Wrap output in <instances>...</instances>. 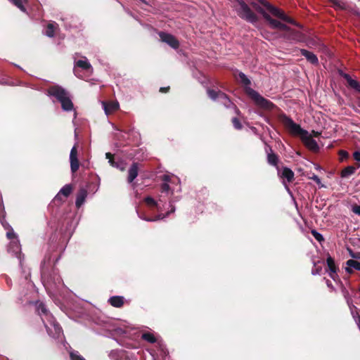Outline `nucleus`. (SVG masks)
Returning <instances> with one entry per match:
<instances>
[{
	"mask_svg": "<svg viewBox=\"0 0 360 360\" xmlns=\"http://www.w3.org/2000/svg\"><path fill=\"white\" fill-rule=\"evenodd\" d=\"M168 89H169V87H167V88L162 87V88H160V91L161 92H167V90H168Z\"/></svg>",
	"mask_w": 360,
	"mask_h": 360,
	"instance_id": "obj_47",
	"label": "nucleus"
},
{
	"mask_svg": "<svg viewBox=\"0 0 360 360\" xmlns=\"http://www.w3.org/2000/svg\"><path fill=\"white\" fill-rule=\"evenodd\" d=\"M78 68L86 71L88 74H91L93 72V68L86 57H82L79 60L75 59V75L78 77H81V75L78 72Z\"/></svg>",
	"mask_w": 360,
	"mask_h": 360,
	"instance_id": "obj_12",
	"label": "nucleus"
},
{
	"mask_svg": "<svg viewBox=\"0 0 360 360\" xmlns=\"http://www.w3.org/2000/svg\"><path fill=\"white\" fill-rule=\"evenodd\" d=\"M57 29V24L54 22H50L48 24L46 30L45 34L49 37H53L55 34V31Z\"/></svg>",
	"mask_w": 360,
	"mask_h": 360,
	"instance_id": "obj_26",
	"label": "nucleus"
},
{
	"mask_svg": "<svg viewBox=\"0 0 360 360\" xmlns=\"http://www.w3.org/2000/svg\"><path fill=\"white\" fill-rule=\"evenodd\" d=\"M6 236L10 240L8 246V252L13 253L18 259H20L21 246L18 236L13 230L8 231L6 233Z\"/></svg>",
	"mask_w": 360,
	"mask_h": 360,
	"instance_id": "obj_10",
	"label": "nucleus"
},
{
	"mask_svg": "<svg viewBox=\"0 0 360 360\" xmlns=\"http://www.w3.org/2000/svg\"><path fill=\"white\" fill-rule=\"evenodd\" d=\"M141 338L150 343L157 342L160 347V349L161 352V355H162V356L167 355V352L165 350L163 345L158 341V337L153 333H151L149 331H145L142 333Z\"/></svg>",
	"mask_w": 360,
	"mask_h": 360,
	"instance_id": "obj_13",
	"label": "nucleus"
},
{
	"mask_svg": "<svg viewBox=\"0 0 360 360\" xmlns=\"http://www.w3.org/2000/svg\"><path fill=\"white\" fill-rule=\"evenodd\" d=\"M333 3H334V5L338 7V8H343V6L341 5V4L340 2H338L337 0H333Z\"/></svg>",
	"mask_w": 360,
	"mask_h": 360,
	"instance_id": "obj_45",
	"label": "nucleus"
},
{
	"mask_svg": "<svg viewBox=\"0 0 360 360\" xmlns=\"http://www.w3.org/2000/svg\"><path fill=\"white\" fill-rule=\"evenodd\" d=\"M326 262L328 268V271L329 276L333 280L335 281L338 275L336 274V267L334 260L330 257H328Z\"/></svg>",
	"mask_w": 360,
	"mask_h": 360,
	"instance_id": "obj_19",
	"label": "nucleus"
},
{
	"mask_svg": "<svg viewBox=\"0 0 360 360\" xmlns=\"http://www.w3.org/2000/svg\"><path fill=\"white\" fill-rule=\"evenodd\" d=\"M87 196V191L85 188H81L76 198L75 205L77 208L80 207L85 202Z\"/></svg>",
	"mask_w": 360,
	"mask_h": 360,
	"instance_id": "obj_20",
	"label": "nucleus"
},
{
	"mask_svg": "<svg viewBox=\"0 0 360 360\" xmlns=\"http://www.w3.org/2000/svg\"><path fill=\"white\" fill-rule=\"evenodd\" d=\"M345 271L348 273V274H352L353 272V268L352 266H347L345 267Z\"/></svg>",
	"mask_w": 360,
	"mask_h": 360,
	"instance_id": "obj_44",
	"label": "nucleus"
},
{
	"mask_svg": "<svg viewBox=\"0 0 360 360\" xmlns=\"http://www.w3.org/2000/svg\"><path fill=\"white\" fill-rule=\"evenodd\" d=\"M313 134H314V135L315 136H319V132H317V131H313Z\"/></svg>",
	"mask_w": 360,
	"mask_h": 360,
	"instance_id": "obj_52",
	"label": "nucleus"
},
{
	"mask_svg": "<svg viewBox=\"0 0 360 360\" xmlns=\"http://www.w3.org/2000/svg\"><path fill=\"white\" fill-rule=\"evenodd\" d=\"M64 200H65V198H63V196L62 195H60L59 192L58 193V194L54 198V201L55 202H56V201L63 202Z\"/></svg>",
	"mask_w": 360,
	"mask_h": 360,
	"instance_id": "obj_39",
	"label": "nucleus"
},
{
	"mask_svg": "<svg viewBox=\"0 0 360 360\" xmlns=\"http://www.w3.org/2000/svg\"><path fill=\"white\" fill-rule=\"evenodd\" d=\"M326 284H327L328 288H330L331 289H333V286L332 285L331 282L330 281L327 280L326 281Z\"/></svg>",
	"mask_w": 360,
	"mask_h": 360,
	"instance_id": "obj_46",
	"label": "nucleus"
},
{
	"mask_svg": "<svg viewBox=\"0 0 360 360\" xmlns=\"http://www.w3.org/2000/svg\"><path fill=\"white\" fill-rule=\"evenodd\" d=\"M350 255L352 258L360 259V252L356 253H350Z\"/></svg>",
	"mask_w": 360,
	"mask_h": 360,
	"instance_id": "obj_43",
	"label": "nucleus"
},
{
	"mask_svg": "<svg viewBox=\"0 0 360 360\" xmlns=\"http://www.w3.org/2000/svg\"><path fill=\"white\" fill-rule=\"evenodd\" d=\"M207 94L211 99L220 102L226 108H230L231 105H233V103L228 98V96L221 91H216L214 90L208 89Z\"/></svg>",
	"mask_w": 360,
	"mask_h": 360,
	"instance_id": "obj_11",
	"label": "nucleus"
},
{
	"mask_svg": "<svg viewBox=\"0 0 360 360\" xmlns=\"http://www.w3.org/2000/svg\"><path fill=\"white\" fill-rule=\"evenodd\" d=\"M72 188L71 185L66 184L60 190L59 193H60V195H62L64 198H66L70 195V194L72 192Z\"/></svg>",
	"mask_w": 360,
	"mask_h": 360,
	"instance_id": "obj_27",
	"label": "nucleus"
},
{
	"mask_svg": "<svg viewBox=\"0 0 360 360\" xmlns=\"http://www.w3.org/2000/svg\"><path fill=\"white\" fill-rule=\"evenodd\" d=\"M162 180L164 181V184L162 185V193H168L169 191H171L172 193L181 191L179 179L176 176L165 174L162 177Z\"/></svg>",
	"mask_w": 360,
	"mask_h": 360,
	"instance_id": "obj_9",
	"label": "nucleus"
},
{
	"mask_svg": "<svg viewBox=\"0 0 360 360\" xmlns=\"http://www.w3.org/2000/svg\"><path fill=\"white\" fill-rule=\"evenodd\" d=\"M353 157L356 161L360 162V151L359 150L355 151L353 153Z\"/></svg>",
	"mask_w": 360,
	"mask_h": 360,
	"instance_id": "obj_40",
	"label": "nucleus"
},
{
	"mask_svg": "<svg viewBox=\"0 0 360 360\" xmlns=\"http://www.w3.org/2000/svg\"><path fill=\"white\" fill-rule=\"evenodd\" d=\"M48 94L54 97L60 104L65 111L73 110V103L69 93L59 86H53L48 89Z\"/></svg>",
	"mask_w": 360,
	"mask_h": 360,
	"instance_id": "obj_6",
	"label": "nucleus"
},
{
	"mask_svg": "<svg viewBox=\"0 0 360 360\" xmlns=\"http://www.w3.org/2000/svg\"><path fill=\"white\" fill-rule=\"evenodd\" d=\"M344 77L346 79L349 85L354 89L359 84L356 80L352 79V77L347 74H345Z\"/></svg>",
	"mask_w": 360,
	"mask_h": 360,
	"instance_id": "obj_31",
	"label": "nucleus"
},
{
	"mask_svg": "<svg viewBox=\"0 0 360 360\" xmlns=\"http://www.w3.org/2000/svg\"><path fill=\"white\" fill-rule=\"evenodd\" d=\"M139 168L137 163H133L128 171L127 181L129 183H132L133 181L138 176Z\"/></svg>",
	"mask_w": 360,
	"mask_h": 360,
	"instance_id": "obj_21",
	"label": "nucleus"
},
{
	"mask_svg": "<svg viewBox=\"0 0 360 360\" xmlns=\"http://www.w3.org/2000/svg\"><path fill=\"white\" fill-rule=\"evenodd\" d=\"M358 103H359V106L360 107V100L359 101Z\"/></svg>",
	"mask_w": 360,
	"mask_h": 360,
	"instance_id": "obj_54",
	"label": "nucleus"
},
{
	"mask_svg": "<svg viewBox=\"0 0 360 360\" xmlns=\"http://www.w3.org/2000/svg\"><path fill=\"white\" fill-rule=\"evenodd\" d=\"M109 303L115 307H121L124 304L122 296H112L108 300Z\"/></svg>",
	"mask_w": 360,
	"mask_h": 360,
	"instance_id": "obj_24",
	"label": "nucleus"
},
{
	"mask_svg": "<svg viewBox=\"0 0 360 360\" xmlns=\"http://www.w3.org/2000/svg\"><path fill=\"white\" fill-rule=\"evenodd\" d=\"M236 112H237L238 114H239V111H238V109H236Z\"/></svg>",
	"mask_w": 360,
	"mask_h": 360,
	"instance_id": "obj_53",
	"label": "nucleus"
},
{
	"mask_svg": "<svg viewBox=\"0 0 360 360\" xmlns=\"http://www.w3.org/2000/svg\"><path fill=\"white\" fill-rule=\"evenodd\" d=\"M352 211L360 217V205H355L352 207Z\"/></svg>",
	"mask_w": 360,
	"mask_h": 360,
	"instance_id": "obj_36",
	"label": "nucleus"
},
{
	"mask_svg": "<svg viewBox=\"0 0 360 360\" xmlns=\"http://www.w3.org/2000/svg\"><path fill=\"white\" fill-rule=\"evenodd\" d=\"M300 52L303 56H304L307 60L312 64H317L319 62L318 58L315 54L312 52H310L305 49H301Z\"/></svg>",
	"mask_w": 360,
	"mask_h": 360,
	"instance_id": "obj_22",
	"label": "nucleus"
},
{
	"mask_svg": "<svg viewBox=\"0 0 360 360\" xmlns=\"http://www.w3.org/2000/svg\"><path fill=\"white\" fill-rule=\"evenodd\" d=\"M342 294H343L345 298L347 300V302L349 303V301L350 300L349 292L344 287L342 288Z\"/></svg>",
	"mask_w": 360,
	"mask_h": 360,
	"instance_id": "obj_37",
	"label": "nucleus"
},
{
	"mask_svg": "<svg viewBox=\"0 0 360 360\" xmlns=\"http://www.w3.org/2000/svg\"><path fill=\"white\" fill-rule=\"evenodd\" d=\"M42 281L46 290L51 296H53L63 287L61 278L56 272H53L52 274L48 276L47 277H46V276L43 274Z\"/></svg>",
	"mask_w": 360,
	"mask_h": 360,
	"instance_id": "obj_7",
	"label": "nucleus"
},
{
	"mask_svg": "<svg viewBox=\"0 0 360 360\" xmlns=\"http://www.w3.org/2000/svg\"><path fill=\"white\" fill-rule=\"evenodd\" d=\"M267 159H268V162L270 165H271L273 166H276L277 165L278 158H277L276 155H275L274 153H268Z\"/></svg>",
	"mask_w": 360,
	"mask_h": 360,
	"instance_id": "obj_29",
	"label": "nucleus"
},
{
	"mask_svg": "<svg viewBox=\"0 0 360 360\" xmlns=\"http://www.w3.org/2000/svg\"><path fill=\"white\" fill-rule=\"evenodd\" d=\"M69 353L71 360H85L77 351L71 350Z\"/></svg>",
	"mask_w": 360,
	"mask_h": 360,
	"instance_id": "obj_33",
	"label": "nucleus"
},
{
	"mask_svg": "<svg viewBox=\"0 0 360 360\" xmlns=\"http://www.w3.org/2000/svg\"><path fill=\"white\" fill-rule=\"evenodd\" d=\"M11 3H13L15 6H16L20 11L22 12H25V8L23 6V3L25 2L26 0H8Z\"/></svg>",
	"mask_w": 360,
	"mask_h": 360,
	"instance_id": "obj_30",
	"label": "nucleus"
},
{
	"mask_svg": "<svg viewBox=\"0 0 360 360\" xmlns=\"http://www.w3.org/2000/svg\"><path fill=\"white\" fill-rule=\"evenodd\" d=\"M309 179L314 180L317 184H321L320 178L316 174H313L311 176H309Z\"/></svg>",
	"mask_w": 360,
	"mask_h": 360,
	"instance_id": "obj_38",
	"label": "nucleus"
},
{
	"mask_svg": "<svg viewBox=\"0 0 360 360\" xmlns=\"http://www.w3.org/2000/svg\"><path fill=\"white\" fill-rule=\"evenodd\" d=\"M132 327L127 324L126 322H122L119 326H115L112 329L114 335L117 336L127 337L130 334Z\"/></svg>",
	"mask_w": 360,
	"mask_h": 360,
	"instance_id": "obj_15",
	"label": "nucleus"
},
{
	"mask_svg": "<svg viewBox=\"0 0 360 360\" xmlns=\"http://www.w3.org/2000/svg\"><path fill=\"white\" fill-rule=\"evenodd\" d=\"M148 357H150L151 360H156L155 354L152 350H148Z\"/></svg>",
	"mask_w": 360,
	"mask_h": 360,
	"instance_id": "obj_42",
	"label": "nucleus"
},
{
	"mask_svg": "<svg viewBox=\"0 0 360 360\" xmlns=\"http://www.w3.org/2000/svg\"><path fill=\"white\" fill-rule=\"evenodd\" d=\"M311 233H312L313 236L314 237V238L316 240H318L319 242L323 240V236L320 233L317 232L316 231L312 230Z\"/></svg>",
	"mask_w": 360,
	"mask_h": 360,
	"instance_id": "obj_34",
	"label": "nucleus"
},
{
	"mask_svg": "<svg viewBox=\"0 0 360 360\" xmlns=\"http://www.w3.org/2000/svg\"><path fill=\"white\" fill-rule=\"evenodd\" d=\"M233 8L240 18L252 24L257 22V15L251 10L250 6L243 0H237V4L233 6Z\"/></svg>",
	"mask_w": 360,
	"mask_h": 360,
	"instance_id": "obj_8",
	"label": "nucleus"
},
{
	"mask_svg": "<svg viewBox=\"0 0 360 360\" xmlns=\"http://www.w3.org/2000/svg\"><path fill=\"white\" fill-rule=\"evenodd\" d=\"M250 4L255 11L262 15L263 18L269 22L271 28H277L285 31L288 32L289 34L292 35V39L300 40V33L298 32L292 30L286 25L277 20L273 19L270 16L269 13L284 22L295 24V21L286 15L281 9L274 6L265 0H258V2L252 1Z\"/></svg>",
	"mask_w": 360,
	"mask_h": 360,
	"instance_id": "obj_1",
	"label": "nucleus"
},
{
	"mask_svg": "<svg viewBox=\"0 0 360 360\" xmlns=\"http://www.w3.org/2000/svg\"><path fill=\"white\" fill-rule=\"evenodd\" d=\"M125 356V352L122 350H112L109 353V357L113 360H122Z\"/></svg>",
	"mask_w": 360,
	"mask_h": 360,
	"instance_id": "obj_25",
	"label": "nucleus"
},
{
	"mask_svg": "<svg viewBox=\"0 0 360 360\" xmlns=\"http://www.w3.org/2000/svg\"><path fill=\"white\" fill-rule=\"evenodd\" d=\"M144 202L146 204V212L150 214L158 213V215H156L154 217L140 216V217L142 219L146 221H155L158 220L163 219L170 213H173L175 211L174 207L172 204H170V211L167 212L166 214L162 213V207L165 206V205L162 203V200L160 199H159L158 200H155L152 197L148 196L145 198Z\"/></svg>",
	"mask_w": 360,
	"mask_h": 360,
	"instance_id": "obj_4",
	"label": "nucleus"
},
{
	"mask_svg": "<svg viewBox=\"0 0 360 360\" xmlns=\"http://www.w3.org/2000/svg\"><path fill=\"white\" fill-rule=\"evenodd\" d=\"M159 35L161 40L169 45L172 48L177 49L179 47V41L174 36L165 32H160Z\"/></svg>",
	"mask_w": 360,
	"mask_h": 360,
	"instance_id": "obj_18",
	"label": "nucleus"
},
{
	"mask_svg": "<svg viewBox=\"0 0 360 360\" xmlns=\"http://www.w3.org/2000/svg\"><path fill=\"white\" fill-rule=\"evenodd\" d=\"M354 89L358 91L359 93H360V84H359Z\"/></svg>",
	"mask_w": 360,
	"mask_h": 360,
	"instance_id": "obj_49",
	"label": "nucleus"
},
{
	"mask_svg": "<svg viewBox=\"0 0 360 360\" xmlns=\"http://www.w3.org/2000/svg\"><path fill=\"white\" fill-rule=\"evenodd\" d=\"M278 174L281 178L285 179L288 183L291 182L294 179L293 172L288 167H284L283 168L282 170L278 169ZM283 184H284V186L287 191L288 193H290V188H288V186L286 184L285 180H283Z\"/></svg>",
	"mask_w": 360,
	"mask_h": 360,
	"instance_id": "obj_14",
	"label": "nucleus"
},
{
	"mask_svg": "<svg viewBox=\"0 0 360 360\" xmlns=\"http://www.w3.org/2000/svg\"><path fill=\"white\" fill-rule=\"evenodd\" d=\"M37 310L44 323L49 336L54 339H59L63 336V330L60 325L56 322L53 316L46 309L42 302H37Z\"/></svg>",
	"mask_w": 360,
	"mask_h": 360,
	"instance_id": "obj_3",
	"label": "nucleus"
},
{
	"mask_svg": "<svg viewBox=\"0 0 360 360\" xmlns=\"http://www.w3.org/2000/svg\"><path fill=\"white\" fill-rule=\"evenodd\" d=\"M340 155L341 156V159L347 158L349 156V154L345 150H340Z\"/></svg>",
	"mask_w": 360,
	"mask_h": 360,
	"instance_id": "obj_41",
	"label": "nucleus"
},
{
	"mask_svg": "<svg viewBox=\"0 0 360 360\" xmlns=\"http://www.w3.org/2000/svg\"><path fill=\"white\" fill-rule=\"evenodd\" d=\"M238 77L240 82L244 86L245 93L257 105L265 110H271L274 108V105L272 102L264 98L257 91L250 87V80L244 73L239 72Z\"/></svg>",
	"mask_w": 360,
	"mask_h": 360,
	"instance_id": "obj_5",
	"label": "nucleus"
},
{
	"mask_svg": "<svg viewBox=\"0 0 360 360\" xmlns=\"http://www.w3.org/2000/svg\"><path fill=\"white\" fill-rule=\"evenodd\" d=\"M105 157L107 159H108V162L110 164L111 166L116 167L121 171L124 170L125 169V165L123 162H115L112 159V155L110 153H106Z\"/></svg>",
	"mask_w": 360,
	"mask_h": 360,
	"instance_id": "obj_23",
	"label": "nucleus"
},
{
	"mask_svg": "<svg viewBox=\"0 0 360 360\" xmlns=\"http://www.w3.org/2000/svg\"><path fill=\"white\" fill-rule=\"evenodd\" d=\"M70 162L71 172L74 174L79 167V160L77 158V150L75 146H74L70 150Z\"/></svg>",
	"mask_w": 360,
	"mask_h": 360,
	"instance_id": "obj_16",
	"label": "nucleus"
},
{
	"mask_svg": "<svg viewBox=\"0 0 360 360\" xmlns=\"http://www.w3.org/2000/svg\"><path fill=\"white\" fill-rule=\"evenodd\" d=\"M280 121L290 134L299 136L309 150L315 151L319 149V146L311 135L307 130L302 129L300 125L296 124L291 118L285 115H281Z\"/></svg>",
	"mask_w": 360,
	"mask_h": 360,
	"instance_id": "obj_2",
	"label": "nucleus"
},
{
	"mask_svg": "<svg viewBox=\"0 0 360 360\" xmlns=\"http://www.w3.org/2000/svg\"><path fill=\"white\" fill-rule=\"evenodd\" d=\"M354 89L358 91L359 93H360V84H359Z\"/></svg>",
	"mask_w": 360,
	"mask_h": 360,
	"instance_id": "obj_51",
	"label": "nucleus"
},
{
	"mask_svg": "<svg viewBox=\"0 0 360 360\" xmlns=\"http://www.w3.org/2000/svg\"><path fill=\"white\" fill-rule=\"evenodd\" d=\"M101 105L106 115L112 114L120 108V104L117 101L109 102L102 101Z\"/></svg>",
	"mask_w": 360,
	"mask_h": 360,
	"instance_id": "obj_17",
	"label": "nucleus"
},
{
	"mask_svg": "<svg viewBox=\"0 0 360 360\" xmlns=\"http://www.w3.org/2000/svg\"><path fill=\"white\" fill-rule=\"evenodd\" d=\"M354 89L358 91L359 93H360V84H359Z\"/></svg>",
	"mask_w": 360,
	"mask_h": 360,
	"instance_id": "obj_50",
	"label": "nucleus"
},
{
	"mask_svg": "<svg viewBox=\"0 0 360 360\" xmlns=\"http://www.w3.org/2000/svg\"><path fill=\"white\" fill-rule=\"evenodd\" d=\"M312 274L313 275L319 274V269L312 270Z\"/></svg>",
	"mask_w": 360,
	"mask_h": 360,
	"instance_id": "obj_48",
	"label": "nucleus"
},
{
	"mask_svg": "<svg viewBox=\"0 0 360 360\" xmlns=\"http://www.w3.org/2000/svg\"><path fill=\"white\" fill-rule=\"evenodd\" d=\"M356 168L353 166H348L345 167L342 171L341 176L343 178H347L352 175L355 172Z\"/></svg>",
	"mask_w": 360,
	"mask_h": 360,
	"instance_id": "obj_28",
	"label": "nucleus"
},
{
	"mask_svg": "<svg viewBox=\"0 0 360 360\" xmlns=\"http://www.w3.org/2000/svg\"><path fill=\"white\" fill-rule=\"evenodd\" d=\"M232 123L233 124V127L236 129H242V124L240 122L239 120L236 117H233L232 119Z\"/></svg>",
	"mask_w": 360,
	"mask_h": 360,
	"instance_id": "obj_35",
	"label": "nucleus"
},
{
	"mask_svg": "<svg viewBox=\"0 0 360 360\" xmlns=\"http://www.w3.org/2000/svg\"><path fill=\"white\" fill-rule=\"evenodd\" d=\"M346 264L347 266H352L353 269L360 271V262L354 259H349L347 261Z\"/></svg>",
	"mask_w": 360,
	"mask_h": 360,
	"instance_id": "obj_32",
	"label": "nucleus"
}]
</instances>
